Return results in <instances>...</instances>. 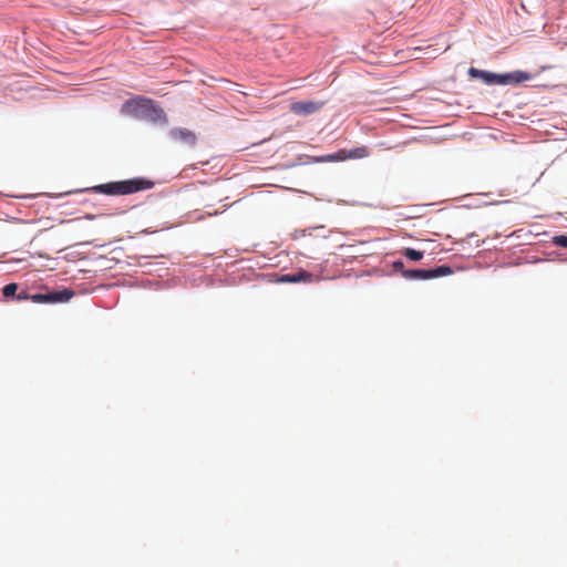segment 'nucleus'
<instances>
[{
	"mask_svg": "<svg viewBox=\"0 0 567 567\" xmlns=\"http://www.w3.org/2000/svg\"><path fill=\"white\" fill-rule=\"evenodd\" d=\"M125 213H126L125 210H123V209L118 208V209H116V212L114 213V215H123V214H125Z\"/></svg>",
	"mask_w": 567,
	"mask_h": 567,
	"instance_id": "25",
	"label": "nucleus"
},
{
	"mask_svg": "<svg viewBox=\"0 0 567 567\" xmlns=\"http://www.w3.org/2000/svg\"><path fill=\"white\" fill-rule=\"evenodd\" d=\"M538 261H540V260L538 258H536V259L530 260L529 262L533 264V262H538Z\"/></svg>",
	"mask_w": 567,
	"mask_h": 567,
	"instance_id": "30",
	"label": "nucleus"
},
{
	"mask_svg": "<svg viewBox=\"0 0 567 567\" xmlns=\"http://www.w3.org/2000/svg\"><path fill=\"white\" fill-rule=\"evenodd\" d=\"M400 252L403 258L413 262L421 261L425 255V250L413 247H403Z\"/></svg>",
	"mask_w": 567,
	"mask_h": 567,
	"instance_id": "11",
	"label": "nucleus"
},
{
	"mask_svg": "<svg viewBox=\"0 0 567 567\" xmlns=\"http://www.w3.org/2000/svg\"><path fill=\"white\" fill-rule=\"evenodd\" d=\"M473 196H474V194H472V193H467V194H464V195H462V196L456 197V198H455V200L461 202V200H464V199L471 198V197H473Z\"/></svg>",
	"mask_w": 567,
	"mask_h": 567,
	"instance_id": "18",
	"label": "nucleus"
},
{
	"mask_svg": "<svg viewBox=\"0 0 567 567\" xmlns=\"http://www.w3.org/2000/svg\"><path fill=\"white\" fill-rule=\"evenodd\" d=\"M498 195H499V196H506V195H507V193H506V190H505V189H501V190L498 192Z\"/></svg>",
	"mask_w": 567,
	"mask_h": 567,
	"instance_id": "27",
	"label": "nucleus"
},
{
	"mask_svg": "<svg viewBox=\"0 0 567 567\" xmlns=\"http://www.w3.org/2000/svg\"><path fill=\"white\" fill-rule=\"evenodd\" d=\"M474 237H476V233H471L466 236V238L463 241H466L470 244V240H474Z\"/></svg>",
	"mask_w": 567,
	"mask_h": 567,
	"instance_id": "20",
	"label": "nucleus"
},
{
	"mask_svg": "<svg viewBox=\"0 0 567 567\" xmlns=\"http://www.w3.org/2000/svg\"><path fill=\"white\" fill-rule=\"evenodd\" d=\"M310 164L318 163H338L343 161L342 150H338L337 152L323 154V155H309Z\"/></svg>",
	"mask_w": 567,
	"mask_h": 567,
	"instance_id": "9",
	"label": "nucleus"
},
{
	"mask_svg": "<svg viewBox=\"0 0 567 567\" xmlns=\"http://www.w3.org/2000/svg\"><path fill=\"white\" fill-rule=\"evenodd\" d=\"M342 150V156L343 161L346 159H361L365 158L370 155V150L368 146L361 145V146H353L349 150Z\"/></svg>",
	"mask_w": 567,
	"mask_h": 567,
	"instance_id": "8",
	"label": "nucleus"
},
{
	"mask_svg": "<svg viewBox=\"0 0 567 567\" xmlns=\"http://www.w3.org/2000/svg\"><path fill=\"white\" fill-rule=\"evenodd\" d=\"M205 217H206V215L199 214V215H197L196 219L203 220V219H205Z\"/></svg>",
	"mask_w": 567,
	"mask_h": 567,
	"instance_id": "26",
	"label": "nucleus"
},
{
	"mask_svg": "<svg viewBox=\"0 0 567 567\" xmlns=\"http://www.w3.org/2000/svg\"><path fill=\"white\" fill-rule=\"evenodd\" d=\"M550 243L559 248H567V233H557L550 237Z\"/></svg>",
	"mask_w": 567,
	"mask_h": 567,
	"instance_id": "13",
	"label": "nucleus"
},
{
	"mask_svg": "<svg viewBox=\"0 0 567 567\" xmlns=\"http://www.w3.org/2000/svg\"><path fill=\"white\" fill-rule=\"evenodd\" d=\"M93 245L95 248H104L109 245H111V243H104V244H94V240H86V241H81V243H76L74 244L73 246L74 247H87V246H91Z\"/></svg>",
	"mask_w": 567,
	"mask_h": 567,
	"instance_id": "16",
	"label": "nucleus"
},
{
	"mask_svg": "<svg viewBox=\"0 0 567 567\" xmlns=\"http://www.w3.org/2000/svg\"><path fill=\"white\" fill-rule=\"evenodd\" d=\"M474 237H476V233H471L466 236V238L463 241H466L470 244V240H474Z\"/></svg>",
	"mask_w": 567,
	"mask_h": 567,
	"instance_id": "21",
	"label": "nucleus"
},
{
	"mask_svg": "<svg viewBox=\"0 0 567 567\" xmlns=\"http://www.w3.org/2000/svg\"><path fill=\"white\" fill-rule=\"evenodd\" d=\"M324 105L322 101L300 100L291 104L290 111L299 116H309L321 110Z\"/></svg>",
	"mask_w": 567,
	"mask_h": 567,
	"instance_id": "7",
	"label": "nucleus"
},
{
	"mask_svg": "<svg viewBox=\"0 0 567 567\" xmlns=\"http://www.w3.org/2000/svg\"><path fill=\"white\" fill-rule=\"evenodd\" d=\"M466 75L468 76L470 80L478 81L488 87H517L524 84L525 82L532 81L535 78V74L522 69L497 72L487 69H480L473 65L467 69Z\"/></svg>",
	"mask_w": 567,
	"mask_h": 567,
	"instance_id": "3",
	"label": "nucleus"
},
{
	"mask_svg": "<svg viewBox=\"0 0 567 567\" xmlns=\"http://www.w3.org/2000/svg\"><path fill=\"white\" fill-rule=\"evenodd\" d=\"M154 233H156V230H151L150 228H144L138 234L146 236V235H151V234H154Z\"/></svg>",
	"mask_w": 567,
	"mask_h": 567,
	"instance_id": "19",
	"label": "nucleus"
},
{
	"mask_svg": "<svg viewBox=\"0 0 567 567\" xmlns=\"http://www.w3.org/2000/svg\"><path fill=\"white\" fill-rule=\"evenodd\" d=\"M0 284H10V285H13L14 282H13V281H8V280L6 279V280H2Z\"/></svg>",
	"mask_w": 567,
	"mask_h": 567,
	"instance_id": "29",
	"label": "nucleus"
},
{
	"mask_svg": "<svg viewBox=\"0 0 567 567\" xmlns=\"http://www.w3.org/2000/svg\"><path fill=\"white\" fill-rule=\"evenodd\" d=\"M563 85H564V84H560L559 86L563 89ZM565 90H566V89L564 87V90H561V93H565Z\"/></svg>",
	"mask_w": 567,
	"mask_h": 567,
	"instance_id": "31",
	"label": "nucleus"
},
{
	"mask_svg": "<svg viewBox=\"0 0 567 567\" xmlns=\"http://www.w3.org/2000/svg\"><path fill=\"white\" fill-rule=\"evenodd\" d=\"M120 113L152 125L168 126V115L161 103L145 95H133L125 100Z\"/></svg>",
	"mask_w": 567,
	"mask_h": 567,
	"instance_id": "2",
	"label": "nucleus"
},
{
	"mask_svg": "<svg viewBox=\"0 0 567 567\" xmlns=\"http://www.w3.org/2000/svg\"><path fill=\"white\" fill-rule=\"evenodd\" d=\"M167 136L171 141L190 148L198 143L197 134L187 127H173L168 131Z\"/></svg>",
	"mask_w": 567,
	"mask_h": 567,
	"instance_id": "6",
	"label": "nucleus"
},
{
	"mask_svg": "<svg viewBox=\"0 0 567 567\" xmlns=\"http://www.w3.org/2000/svg\"><path fill=\"white\" fill-rule=\"evenodd\" d=\"M156 183L154 179L147 176H134L125 179L109 181L105 183L96 184L93 186L70 189L61 193H42V194H24L14 195L12 198L18 199H32L39 196H45L49 198H63L73 194H97L105 195L109 197L116 196H128L141 192L151 190L155 187Z\"/></svg>",
	"mask_w": 567,
	"mask_h": 567,
	"instance_id": "1",
	"label": "nucleus"
},
{
	"mask_svg": "<svg viewBox=\"0 0 567 567\" xmlns=\"http://www.w3.org/2000/svg\"><path fill=\"white\" fill-rule=\"evenodd\" d=\"M389 268L391 275L401 276L408 281H429L447 277L455 272V268L449 264L434 267H408L402 258L394 259L389 264Z\"/></svg>",
	"mask_w": 567,
	"mask_h": 567,
	"instance_id": "4",
	"label": "nucleus"
},
{
	"mask_svg": "<svg viewBox=\"0 0 567 567\" xmlns=\"http://www.w3.org/2000/svg\"><path fill=\"white\" fill-rule=\"evenodd\" d=\"M549 69H551V65H543V66H540L538 73H542V72H544L546 70H549Z\"/></svg>",
	"mask_w": 567,
	"mask_h": 567,
	"instance_id": "24",
	"label": "nucleus"
},
{
	"mask_svg": "<svg viewBox=\"0 0 567 567\" xmlns=\"http://www.w3.org/2000/svg\"><path fill=\"white\" fill-rule=\"evenodd\" d=\"M319 228H324L323 225H318V226H312V227H308V228H305V229H296L295 233H293V238L297 239L301 236H306L307 234H311L312 230L315 229H319Z\"/></svg>",
	"mask_w": 567,
	"mask_h": 567,
	"instance_id": "15",
	"label": "nucleus"
},
{
	"mask_svg": "<svg viewBox=\"0 0 567 567\" xmlns=\"http://www.w3.org/2000/svg\"><path fill=\"white\" fill-rule=\"evenodd\" d=\"M353 205H362V206H368V207H378L377 205H373V204H365V203H358V202H353Z\"/></svg>",
	"mask_w": 567,
	"mask_h": 567,
	"instance_id": "23",
	"label": "nucleus"
},
{
	"mask_svg": "<svg viewBox=\"0 0 567 567\" xmlns=\"http://www.w3.org/2000/svg\"><path fill=\"white\" fill-rule=\"evenodd\" d=\"M256 279L266 280L267 284H312L315 280H332L333 277L327 275L317 278L316 274L311 270L299 268L295 274H286L281 277L268 279L262 274H255Z\"/></svg>",
	"mask_w": 567,
	"mask_h": 567,
	"instance_id": "5",
	"label": "nucleus"
},
{
	"mask_svg": "<svg viewBox=\"0 0 567 567\" xmlns=\"http://www.w3.org/2000/svg\"><path fill=\"white\" fill-rule=\"evenodd\" d=\"M219 214L218 210H214L213 213L207 214V216H217Z\"/></svg>",
	"mask_w": 567,
	"mask_h": 567,
	"instance_id": "28",
	"label": "nucleus"
},
{
	"mask_svg": "<svg viewBox=\"0 0 567 567\" xmlns=\"http://www.w3.org/2000/svg\"><path fill=\"white\" fill-rule=\"evenodd\" d=\"M102 216H106V214H91V213H87L83 216L84 219H87V220H95L96 218L99 217H102Z\"/></svg>",
	"mask_w": 567,
	"mask_h": 567,
	"instance_id": "17",
	"label": "nucleus"
},
{
	"mask_svg": "<svg viewBox=\"0 0 567 567\" xmlns=\"http://www.w3.org/2000/svg\"><path fill=\"white\" fill-rule=\"evenodd\" d=\"M308 164H310L309 155L300 154V155H298L297 159L288 161L285 164H282V167L286 169H289V168L308 165Z\"/></svg>",
	"mask_w": 567,
	"mask_h": 567,
	"instance_id": "12",
	"label": "nucleus"
},
{
	"mask_svg": "<svg viewBox=\"0 0 567 567\" xmlns=\"http://www.w3.org/2000/svg\"><path fill=\"white\" fill-rule=\"evenodd\" d=\"M513 202L509 199H502V200H487V202H477L474 200L472 203L462 204L458 207L465 208V209H472V208H480L485 206H509Z\"/></svg>",
	"mask_w": 567,
	"mask_h": 567,
	"instance_id": "10",
	"label": "nucleus"
},
{
	"mask_svg": "<svg viewBox=\"0 0 567 567\" xmlns=\"http://www.w3.org/2000/svg\"><path fill=\"white\" fill-rule=\"evenodd\" d=\"M476 195L482 196V197H489L492 195V192H482V193H477Z\"/></svg>",
	"mask_w": 567,
	"mask_h": 567,
	"instance_id": "22",
	"label": "nucleus"
},
{
	"mask_svg": "<svg viewBox=\"0 0 567 567\" xmlns=\"http://www.w3.org/2000/svg\"><path fill=\"white\" fill-rule=\"evenodd\" d=\"M114 284H147V285H151V284H172V282H171V280L157 281L155 279H146L143 281H128L125 279H117Z\"/></svg>",
	"mask_w": 567,
	"mask_h": 567,
	"instance_id": "14",
	"label": "nucleus"
}]
</instances>
